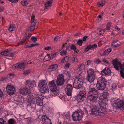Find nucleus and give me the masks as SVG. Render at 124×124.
Listing matches in <instances>:
<instances>
[{
	"label": "nucleus",
	"instance_id": "1",
	"mask_svg": "<svg viewBox=\"0 0 124 124\" xmlns=\"http://www.w3.org/2000/svg\"><path fill=\"white\" fill-rule=\"evenodd\" d=\"M107 109L100 105L95 106L92 109L93 115L96 116H103L106 111Z\"/></svg>",
	"mask_w": 124,
	"mask_h": 124
},
{
	"label": "nucleus",
	"instance_id": "2",
	"mask_svg": "<svg viewBox=\"0 0 124 124\" xmlns=\"http://www.w3.org/2000/svg\"><path fill=\"white\" fill-rule=\"evenodd\" d=\"M25 84V87L21 89L20 92L23 95L27 94L29 95L30 92L29 90L33 87H36V83L35 81H32L29 80L26 81Z\"/></svg>",
	"mask_w": 124,
	"mask_h": 124
},
{
	"label": "nucleus",
	"instance_id": "3",
	"mask_svg": "<svg viewBox=\"0 0 124 124\" xmlns=\"http://www.w3.org/2000/svg\"><path fill=\"white\" fill-rule=\"evenodd\" d=\"M84 78L80 74L77 75L75 78V80L73 83L74 88L77 89H81L82 87Z\"/></svg>",
	"mask_w": 124,
	"mask_h": 124
},
{
	"label": "nucleus",
	"instance_id": "4",
	"mask_svg": "<svg viewBox=\"0 0 124 124\" xmlns=\"http://www.w3.org/2000/svg\"><path fill=\"white\" fill-rule=\"evenodd\" d=\"M87 73L86 80L90 83L93 82L96 75L95 70L92 68L88 69L87 70Z\"/></svg>",
	"mask_w": 124,
	"mask_h": 124
},
{
	"label": "nucleus",
	"instance_id": "5",
	"mask_svg": "<svg viewBox=\"0 0 124 124\" xmlns=\"http://www.w3.org/2000/svg\"><path fill=\"white\" fill-rule=\"evenodd\" d=\"M107 82L104 78H99L98 79L96 84L97 88L98 90H104L106 89Z\"/></svg>",
	"mask_w": 124,
	"mask_h": 124
},
{
	"label": "nucleus",
	"instance_id": "6",
	"mask_svg": "<svg viewBox=\"0 0 124 124\" xmlns=\"http://www.w3.org/2000/svg\"><path fill=\"white\" fill-rule=\"evenodd\" d=\"M38 86L41 93H46L49 91V89L46 81L45 80H41L39 82Z\"/></svg>",
	"mask_w": 124,
	"mask_h": 124
},
{
	"label": "nucleus",
	"instance_id": "7",
	"mask_svg": "<svg viewBox=\"0 0 124 124\" xmlns=\"http://www.w3.org/2000/svg\"><path fill=\"white\" fill-rule=\"evenodd\" d=\"M84 114L83 111L80 109L74 112L72 115V117L74 121H79L83 118Z\"/></svg>",
	"mask_w": 124,
	"mask_h": 124
},
{
	"label": "nucleus",
	"instance_id": "8",
	"mask_svg": "<svg viewBox=\"0 0 124 124\" xmlns=\"http://www.w3.org/2000/svg\"><path fill=\"white\" fill-rule=\"evenodd\" d=\"M86 93L85 91L83 90L80 91L76 97L78 102H81L83 101L85 99Z\"/></svg>",
	"mask_w": 124,
	"mask_h": 124
},
{
	"label": "nucleus",
	"instance_id": "9",
	"mask_svg": "<svg viewBox=\"0 0 124 124\" xmlns=\"http://www.w3.org/2000/svg\"><path fill=\"white\" fill-rule=\"evenodd\" d=\"M65 80L63 78V75L60 74L59 75L56 80V83L57 86H61L64 84Z\"/></svg>",
	"mask_w": 124,
	"mask_h": 124
},
{
	"label": "nucleus",
	"instance_id": "10",
	"mask_svg": "<svg viewBox=\"0 0 124 124\" xmlns=\"http://www.w3.org/2000/svg\"><path fill=\"white\" fill-rule=\"evenodd\" d=\"M48 86L50 90L53 92L56 93L58 91L57 87L55 83L54 80H53L49 82Z\"/></svg>",
	"mask_w": 124,
	"mask_h": 124
},
{
	"label": "nucleus",
	"instance_id": "11",
	"mask_svg": "<svg viewBox=\"0 0 124 124\" xmlns=\"http://www.w3.org/2000/svg\"><path fill=\"white\" fill-rule=\"evenodd\" d=\"M6 88L8 94L10 95H12L14 93L15 89V88L13 86L7 85Z\"/></svg>",
	"mask_w": 124,
	"mask_h": 124
},
{
	"label": "nucleus",
	"instance_id": "12",
	"mask_svg": "<svg viewBox=\"0 0 124 124\" xmlns=\"http://www.w3.org/2000/svg\"><path fill=\"white\" fill-rule=\"evenodd\" d=\"M73 89L72 85L70 84H68L66 86L65 89V92L67 95L69 96H70Z\"/></svg>",
	"mask_w": 124,
	"mask_h": 124
},
{
	"label": "nucleus",
	"instance_id": "13",
	"mask_svg": "<svg viewBox=\"0 0 124 124\" xmlns=\"http://www.w3.org/2000/svg\"><path fill=\"white\" fill-rule=\"evenodd\" d=\"M42 123L43 124H52L50 119L46 115L42 116Z\"/></svg>",
	"mask_w": 124,
	"mask_h": 124
},
{
	"label": "nucleus",
	"instance_id": "14",
	"mask_svg": "<svg viewBox=\"0 0 124 124\" xmlns=\"http://www.w3.org/2000/svg\"><path fill=\"white\" fill-rule=\"evenodd\" d=\"M98 90L96 88L94 87L90 88L89 89L88 94L90 95H98L99 93Z\"/></svg>",
	"mask_w": 124,
	"mask_h": 124
},
{
	"label": "nucleus",
	"instance_id": "15",
	"mask_svg": "<svg viewBox=\"0 0 124 124\" xmlns=\"http://www.w3.org/2000/svg\"><path fill=\"white\" fill-rule=\"evenodd\" d=\"M111 73L110 70L108 67H106L101 72V73L103 76L109 75Z\"/></svg>",
	"mask_w": 124,
	"mask_h": 124
},
{
	"label": "nucleus",
	"instance_id": "16",
	"mask_svg": "<svg viewBox=\"0 0 124 124\" xmlns=\"http://www.w3.org/2000/svg\"><path fill=\"white\" fill-rule=\"evenodd\" d=\"M87 99L93 102H95L97 100L98 97V95H90L88 94L87 96Z\"/></svg>",
	"mask_w": 124,
	"mask_h": 124
},
{
	"label": "nucleus",
	"instance_id": "17",
	"mask_svg": "<svg viewBox=\"0 0 124 124\" xmlns=\"http://www.w3.org/2000/svg\"><path fill=\"white\" fill-rule=\"evenodd\" d=\"M35 99L37 104V105L42 106L43 105V98L41 96H40L36 97Z\"/></svg>",
	"mask_w": 124,
	"mask_h": 124
},
{
	"label": "nucleus",
	"instance_id": "18",
	"mask_svg": "<svg viewBox=\"0 0 124 124\" xmlns=\"http://www.w3.org/2000/svg\"><path fill=\"white\" fill-rule=\"evenodd\" d=\"M35 104L33 103H31L30 106L28 107V110L30 113H32L35 111Z\"/></svg>",
	"mask_w": 124,
	"mask_h": 124
},
{
	"label": "nucleus",
	"instance_id": "19",
	"mask_svg": "<svg viewBox=\"0 0 124 124\" xmlns=\"http://www.w3.org/2000/svg\"><path fill=\"white\" fill-rule=\"evenodd\" d=\"M119 100L115 97L112 98L110 100L111 103L112 104L113 106L116 107L117 102L119 101Z\"/></svg>",
	"mask_w": 124,
	"mask_h": 124
},
{
	"label": "nucleus",
	"instance_id": "20",
	"mask_svg": "<svg viewBox=\"0 0 124 124\" xmlns=\"http://www.w3.org/2000/svg\"><path fill=\"white\" fill-rule=\"evenodd\" d=\"M14 66L18 70L23 69L24 67V64L23 63H16Z\"/></svg>",
	"mask_w": 124,
	"mask_h": 124
},
{
	"label": "nucleus",
	"instance_id": "21",
	"mask_svg": "<svg viewBox=\"0 0 124 124\" xmlns=\"http://www.w3.org/2000/svg\"><path fill=\"white\" fill-rule=\"evenodd\" d=\"M58 67V65L56 64H54L50 65L48 69V71L50 72L53 70H56Z\"/></svg>",
	"mask_w": 124,
	"mask_h": 124
},
{
	"label": "nucleus",
	"instance_id": "22",
	"mask_svg": "<svg viewBox=\"0 0 124 124\" xmlns=\"http://www.w3.org/2000/svg\"><path fill=\"white\" fill-rule=\"evenodd\" d=\"M117 108H122L124 109V101L120 100L117 103Z\"/></svg>",
	"mask_w": 124,
	"mask_h": 124
},
{
	"label": "nucleus",
	"instance_id": "23",
	"mask_svg": "<svg viewBox=\"0 0 124 124\" xmlns=\"http://www.w3.org/2000/svg\"><path fill=\"white\" fill-rule=\"evenodd\" d=\"M101 105H102V107H104V106H105L108 103V99L107 98H101Z\"/></svg>",
	"mask_w": 124,
	"mask_h": 124
},
{
	"label": "nucleus",
	"instance_id": "24",
	"mask_svg": "<svg viewBox=\"0 0 124 124\" xmlns=\"http://www.w3.org/2000/svg\"><path fill=\"white\" fill-rule=\"evenodd\" d=\"M31 36V35H29L26 37L24 38H23L21 39L20 41L18 42V44H21L23 43L25 40H27L29 39L30 38Z\"/></svg>",
	"mask_w": 124,
	"mask_h": 124
},
{
	"label": "nucleus",
	"instance_id": "25",
	"mask_svg": "<svg viewBox=\"0 0 124 124\" xmlns=\"http://www.w3.org/2000/svg\"><path fill=\"white\" fill-rule=\"evenodd\" d=\"M56 55V54L55 53L52 54L50 55L48 54L45 56V58H46L47 57L48 58V60L49 59L51 60L52 59L54 58L55 57Z\"/></svg>",
	"mask_w": 124,
	"mask_h": 124
},
{
	"label": "nucleus",
	"instance_id": "26",
	"mask_svg": "<svg viewBox=\"0 0 124 124\" xmlns=\"http://www.w3.org/2000/svg\"><path fill=\"white\" fill-rule=\"evenodd\" d=\"M53 0H50L47 2L45 3V7L44 8V9H47V8L50 7L52 3V1Z\"/></svg>",
	"mask_w": 124,
	"mask_h": 124
},
{
	"label": "nucleus",
	"instance_id": "27",
	"mask_svg": "<svg viewBox=\"0 0 124 124\" xmlns=\"http://www.w3.org/2000/svg\"><path fill=\"white\" fill-rule=\"evenodd\" d=\"M85 67V66L84 64L83 63L80 64L78 66V69L80 70H84Z\"/></svg>",
	"mask_w": 124,
	"mask_h": 124
},
{
	"label": "nucleus",
	"instance_id": "28",
	"mask_svg": "<svg viewBox=\"0 0 124 124\" xmlns=\"http://www.w3.org/2000/svg\"><path fill=\"white\" fill-rule=\"evenodd\" d=\"M109 93L107 92H105L103 93L101 96L102 98H107L108 97Z\"/></svg>",
	"mask_w": 124,
	"mask_h": 124
},
{
	"label": "nucleus",
	"instance_id": "29",
	"mask_svg": "<svg viewBox=\"0 0 124 124\" xmlns=\"http://www.w3.org/2000/svg\"><path fill=\"white\" fill-rule=\"evenodd\" d=\"M11 51V50H9L8 49H6V50L2 51L0 53V55H5L7 53H9Z\"/></svg>",
	"mask_w": 124,
	"mask_h": 124
},
{
	"label": "nucleus",
	"instance_id": "30",
	"mask_svg": "<svg viewBox=\"0 0 124 124\" xmlns=\"http://www.w3.org/2000/svg\"><path fill=\"white\" fill-rule=\"evenodd\" d=\"M29 0H27L25 1H24L23 2L22 1L21 3L23 6H26L29 3Z\"/></svg>",
	"mask_w": 124,
	"mask_h": 124
},
{
	"label": "nucleus",
	"instance_id": "31",
	"mask_svg": "<svg viewBox=\"0 0 124 124\" xmlns=\"http://www.w3.org/2000/svg\"><path fill=\"white\" fill-rule=\"evenodd\" d=\"M69 61V58L68 57L66 56L64 57L63 59L62 60V63H64L65 62H68Z\"/></svg>",
	"mask_w": 124,
	"mask_h": 124
},
{
	"label": "nucleus",
	"instance_id": "32",
	"mask_svg": "<svg viewBox=\"0 0 124 124\" xmlns=\"http://www.w3.org/2000/svg\"><path fill=\"white\" fill-rule=\"evenodd\" d=\"M105 3V2L104 1L102 0L98 3L97 4L99 7H103Z\"/></svg>",
	"mask_w": 124,
	"mask_h": 124
},
{
	"label": "nucleus",
	"instance_id": "33",
	"mask_svg": "<svg viewBox=\"0 0 124 124\" xmlns=\"http://www.w3.org/2000/svg\"><path fill=\"white\" fill-rule=\"evenodd\" d=\"M15 122V120L13 118L9 119L8 121V124H14Z\"/></svg>",
	"mask_w": 124,
	"mask_h": 124
},
{
	"label": "nucleus",
	"instance_id": "34",
	"mask_svg": "<svg viewBox=\"0 0 124 124\" xmlns=\"http://www.w3.org/2000/svg\"><path fill=\"white\" fill-rule=\"evenodd\" d=\"M117 42H118V41L116 42L115 41H113V43L115 44H112V47H116L118 46L120 44H118L117 43Z\"/></svg>",
	"mask_w": 124,
	"mask_h": 124
},
{
	"label": "nucleus",
	"instance_id": "35",
	"mask_svg": "<svg viewBox=\"0 0 124 124\" xmlns=\"http://www.w3.org/2000/svg\"><path fill=\"white\" fill-rule=\"evenodd\" d=\"M35 24L34 23L33 24H31L30 29L31 31H32L34 30L35 29Z\"/></svg>",
	"mask_w": 124,
	"mask_h": 124
},
{
	"label": "nucleus",
	"instance_id": "36",
	"mask_svg": "<svg viewBox=\"0 0 124 124\" xmlns=\"http://www.w3.org/2000/svg\"><path fill=\"white\" fill-rule=\"evenodd\" d=\"M70 48L71 49L73 50L74 52H76L77 53H78L76 50V48L75 46L74 45L72 44Z\"/></svg>",
	"mask_w": 124,
	"mask_h": 124
},
{
	"label": "nucleus",
	"instance_id": "37",
	"mask_svg": "<svg viewBox=\"0 0 124 124\" xmlns=\"http://www.w3.org/2000/svg\"><path fill=\"white\" fill-rule=\"evenodd\" d=\"M15 28L12 24H11L8 28V31H12L14 30Z\"/></svg>",
	"mask_w": 124,
	"mask_h": 124
},
{
	"label": "nucleus",
	"instance_id": "38",
	"mask_svg": "<svg viewBox=\"0 0 124 124\" xmlns=\"http://www.w3.org/2000/svg\"><path fill=\"white\" fill-rule=\"evenodd\" d=\"M14 54H15L14 53H11L7 54L5 55L4 56H9V57H13L14 56Z\"/></svg>",
	"mask_w": 124,
	"mask_h": 124
},
{
	"label": "nucleus",
	"instance_id": "39",
	"mask_svg": "<svg viewBox=\"0 0 124 124\" xmlns=\"http://www.w3.org/2000/svg\"><path fill=\"white\" fill-rule=\"evenodd\" d=\"M83 42V41L82 40L80 39H79L77 42V44L78 45L80 46H82Z\"/></svg>",
	"mask_w": 124,
	"mask_h": 124
},
{
	"label": "nucleus",
	"instance_id": "40",
	"mask_svg": "<svg viewBox=\"0 0 124 124\" xmlns=\"http://www.w3.org/2000/svg\"><path fill=\"white\" fill-rule=\"evenodd\" d=\"M35 16H32L31 17V24H33L34 23L36 24V23L34 22V21L35 20Z\"/></svg>",
	"mask_w": 124,
	"mask_h": 124
},
{
	"label": "nucleus",
	"instance_id": "41",
	"mask_svg": "<svg viewBox=\"0 0 124 124\" xmlns=\"http://www.w3.org/2000/svg\"><path fill=\"white\" fill-rule=\"evenodd\" d=\"M6 122L2 118H0V124H6Z\"/></svg>",
	"mask_w": 124,
	"mask_h": 124
},
{
	"label": "nucleus",
	"instance_id": "42",
	"mask_svg": "<svg viewBox=\"0 0 124 124\" xmlns=\"http://www.w3.org/2000/svg\"><path fill=\"white\" fill-rule=\"evenodd\" d=\"M60 37L59 36H56L54 39V41L55 42H57L60 40Z\"/></svg>",
	"mask_w": 124,
	"mask_h": 124
},
{
	"label": "nucleus",
	"instance_id": "43",
	"mask_svg": "<svg viewBox=\"0 0 124 124\" xmlns=\"http://www.w3.org/2000/svg\"><path fill=\"white\" fill-rule=\"evenodd\" d=\"M110 24L109 23H108L106 26V28L104 29V30H109L110 29Z\"/></svg>",
	"mask_w": 124,
	"mask_h": 124
},
{
	"label": "nucleus",
	"instance_id": "44",
	"mask_svg": "<svg viewBox=\"0 0 124 124\" xmlns=\"http://www.w3.org/2000/svg\"><path fill=\"white\" fill-rule=\"evenodd\" d=\"M30 72V71L29 70L24 71L23 74L24 75H27L29 74Z\"/></svg>",
	"mask_w": 124,
	"mask_h": 124
},
{
	"label": "nucleus",
	"instance_id": "45",
	"mask_svg": "<svg viewBox=\"0 0 124 124\" xmlns=\"http://www.w3.org/2000/svg\"><path fill=\"white\" fill-rule=\"evenodd\" d=\"M120 72L121 77L123 78H124V73L123 72V70H121L120 71Z\"/></svg>",
	"mask_w": 124,
	"mask_h": 124
},
{
	"label": "nucleus",
	"instance_id": "46",
	"mask_svg": "<svg viewBox=\"0 0 124 124\" xmlns=\"http://www.w3.org/2000/svg\"><path fill=\"white\" fill-rule=\"evenodd\" d=\"M70 64L69 63H66L64 66V68L66 69H68L69 67Z\"/></svg>",
	"mask_w": 124,
	"mask_h": 124
},
{
	"label": "nucleus",
	"instance_id": "47",
	"mask_svg": "<svg viewBox=\"0 0 124 124\" xmlns=\"http://www.w3.org/2000/svg\"><path fill=\"white\" fill-rule=\"evenodd\" d=\"M91 46L92 49H94L97 47V45L95 44H93L92 46L91 45Z\"/></svg>",
	"mask_w": 124,
	"mask_h": 124
},
{
	"label": "nucleus",
	"instance_id": "48",
	"mask_svg": "<svg viewBox=\"0 0 124 124\" xmlns=\"http://www.w3.org/2000/svg\"><path fill=\"white\" fill-rule=\"evenodd\" d=\"M117 87L116 85L115 84H113L111 86V88L112 90H114Z\"/></svg>",
	"mask_w": 124,
	"mask_h": 124
},
{
	"label": "nucleus",
	"instance_id": "49",
	"mask_svg": "<svg viewBox=\"0 0 124 124\" xmlns=\"http://www.w3.org/2000/svg\"><path fill=\"white\" fill-rule=\"evenodd\" d=\"M102 61L106 63L107 64H109V62L108 61V60H106V59L105 58L103 59L102 60Z\"/></svg>",
	"mask_w": 124,
	"mask_h": 124
},
{
	"label": "nucleus",
	"instance_id": "50",
	"mask_svg": "<svg viewBox=\"0 0 124 124\" xmlns=\"http://www.w3.org/2000/svg\"><path fill=\"white\" fill-rule=\"evenodd\" d=\"M8 0L12 3H15L18 2V0Z\"/></svg>",
	"mask_w": 124,
	"mask_h": 124
},
{
	"label": "nucleus",
	"instance_id": "51",
	"mask_svg": "<svg viewBox=\"0 0 124 124\" xmlns=\"http://www.w3.org/2000/svg\"><path fill=\"white\" fill-rule=\"evenodd\" d=\"M109 53L108 52V51L107 50H106L101 55V56L104 55L106 54H108Z\"/></svg>",
	"mask_w": 124,
	"mask_h": 124
},
{
	"label": "nucleus",
	"instance_id": "52",
	"mask_svg": "<svg viewBox=\"0 0 124 124\" xmlns=\"http://www.w3.org/2000/svg\"><path fill=\"white\" fill-rule=\"evenodd\" d=\"M31 40L35 42L37 40V39L35 37H33L31 38Z\"/></svg>",
	"mask_w": 124,
	"mask_h": 124
},
{
	"label": "nucleus",
	"instance_id": "53",
	"mask_svg": "<svg viewBox=\"0 0 124 124\" xmlns=\"http://www.w3.org/2000/svg\"><path fill=\"white\" fill-rule=\"evenodd\" d=\"M27 122L28 124H30L32 122L31 119V118H27Z\"/></svg>",
	"mask_w": 124,
	"mask_h": 124
},
{
	"label": "nucleus",
	"instance_id": "54",
	"mask_svg": "<svg viewBox=\"0 0 124 124\" xmlns=\"http://www.w3.org/2000/svg\"><path fill=\"white\" fill-rule=\"evenodd\" d=\"M72 60L73 61L75 62H78V60L77 58L76 57H74L72 59Z\"/></svg>",
	"mask_w": 124,
	"mask_h": 124
},
{
	"label": "nucleus",
	"instance_id": "55",
	"mask_svg": "<svg viewBox=\"0 0 124 124\" xmlns=\"http://www.w3.org/2000/svg\"><path fill=\"white\" fill-rule=\"evenodd\" d=\"M67 53V52L66 51H65V50H63V52H60V54L61 55H63V54H66Z\"/></svg>",
	"mask_w": 124,
	"mask_h": 124
},
{
	"label": "nucleus",
	"instance_id": "56",
	"mask_svg": "<svg viewBox=\"0 0 124 124\" xmlns=\"http://www.w3.org/2000/svg\"><path fill=\"white\" fill-rule=\"evenodd\" d=\"M88 36H85L83 37V41H85L86 39L88 38Z\"/></svg>",
	"mask_w": 124,
	"mask_h": 124
},
{
	"label": "nucleus",
	"instance_id": "57",
	"mask_svg": "<svg viewBox=\"0 0 124 124\" xmlns=\"http://www.w3.org/2000/svg\"><path fill=\"white\" fill-rule=\"evenodd\" d=\"M12 76V77H13L14 76V75L11 74L8 75L7 76V78H11Z\"/></svg>",
	"mask_w": 124,
	"mask_h": 124
},
{
	"label": "nucleus",
	"instance_id": "58",
	"mask_svg": "<svg viewBox=\"0 0 124 124\" xmlns=\"http://www.w3.org/2000/svg\"><path fill=\"white\" fill-rule=\"evenodd\" d=\"M99 31V32H101V33H100V34L101 35V34H103L104 33L105 31L104 30H100Z\"/></svg>",
	"mask_w": 124,
	"mask_h": 124
},
{
	"label": "nucleus",
	"instance_id": "59",
	"mask_svg": "<svg viewBox=\"0 0 124 124\" xmlns=\"http://www.w3.org/2000/svg\"><path fill=\"white\" fill-rule=\"evenodd\" d=\"M51 48L50 46H47L46 47L44 48V49L46 50H48L51 49Z\"/></svg>",
	"mask_w": 124,
	"mask_h": 124
},
{
	"label": "nucleus",
	"instance_id": "60",
	"mask_svg": "<svg viewBox=\"0 0 124 124\" xmlns=\"http://www.w3.org/2000/svg\"><path fill=\"white\" fill-rule=\"evenodd\" d=\"M83 111L85 112L86 113H88V111H87V108H84Z\"/></svg>",
	"mask_w": 124,
	"mask_h": 124
},
{
	"label": "nucleus",
	"instance_id": "61",
	"mask_svg": "<svg viewBox=\"0 0 124 124\" xmlns=\"http://www.w3.org/2000/svg\"><path fill=\"white\" fill-rule=\"evenodd\" d=\"M3 94L2 92L0 90V98H1L2 97Z\"/></svg>",
	"mask_w": 124,
	"mask_h": 124
},
{
	"label": "nucleus",
	"instance_id": "62",
	"mask_svg": "<svg viewBox=\"0 0 124 124\" xmlns=\"http://www.w3.org/2000/svg\"><path fill=\"white\" fill-rule=\"evenodd\" d=\"M87 47L88 48V49L89 50H90L91 49H92L91 45H88Z\"/></svg>",
	"mask_w": 124,
	"mask_h": 124
},
{
	"label": "nucleus",
	"instance_id": "63",
	"mask_svg": "<svg viewBox=\"0 0 124 124\" xmlns=\"http://www.w3.org/2000/svg\"><path fill=\"white\" fill-rule=\"evenodd\" d=\"M4 10V8L2 7H0V12L3 11Z\"/></svg>",
	"mask_w": 124,
	"mask_h": 124
},
{
	"label": "nucleus",
	"instance_id": "64",
	"mask_svg": "<svg viewBox=\"0 0 124 124\" xmlns=\"http://www.w3.org/2000/svg\"><path fill=\"white\" fill-rule=\"evenodd\" d=\"M65 117L67 118H69L70 116L69 114V113L66 114L65 115Z\"/></svg>",
	"mask_w": 124,
	"mask_h": 124
}]
</instances>
